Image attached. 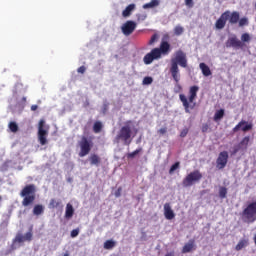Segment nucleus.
<instances>
[{"label": "nucleus", "mask_w": 256, "mask_h": 256, "mask_svg": "<svg viewBox=\"0 0 256 256\" xmlns=\"http://www.w3.org/2000/svg\"><path fill=\"white\" fill-rule=\"evenodd\" d=\"M164 217L168 221L175 219V212H173V209H171V204L169 203L164 204Z\"/></svg>", "instance_id": "2eb2a0df"}, {"label": "nucleus", "mask_w": 256, "mask_h": 256, "mask_svg": "<svg viewBox=\"0 0 256 256\" xmlns=\"http://www.w3.org/2000/svg\"><path fill=\"white\" fill-rule=\"evenodd\" d=\"M187 133H189V130L187 129L182 130L180 133V137H187Z\"/></svg>", "instance_id": "c03bdc74"}, {"label": "nucleus", "mask_w": 256, "mask_h": 256, "mask_svg": "<svg viewBox=\"0 0 256 256\" xmlns=\"http://www.w3.org/2000/svg\"><path fill=\"white\" fill-rule=\"evenodd\" d=\"M121 191H122V188H118L117 191L115 192V197H121Z\"/></svg>", "instance_id": "49530a36"}, {"label": "nucleus", "mask_w": 256, "mask_h": 256, "mask_svg": "<svg viewBox=\"0 0 256 256\" xmlns=\"http://www.w3.org/2000/svg\"><path fill=\"white\" fill-rule=\"evenodd\" d=\"M131 120L125 122V125L118 131L115 141L116 143H123L124 145H131L133 141V128H131Z\"/></svg>", "instance_id": "7ed1b4c3"}, {"label": "nucleus", "mask_w": 256, "mask_h": 256, "mask_svg": "<svg viewBox=\"0 0 256 256\" xmlns=\"http://www.w3.org/2000/svg\"><path fill=\"white\" fill-rule=\"evenodd\" d=\"M238 23H239V27H245L249 25V19L247 17H243L241 19L239 18Z\"/></svg>", "instance_id": "7c9ffc66"}, {"label": "nucleus", "mask_w": 256, "mask_h": 256, "mask_svg": "<svg viewBox=\"0 0 256 256\" xmlns=\"http://www.w3.org/2000/svg\"><path fill=\"white\" fill-rule=\"evenodd\" d=\"M90 165H94L95 167H99L101 165V157L97 154H91L88 158Z\"/></svg>", "instance_id": "f3484780"}, {"label": "nucleus", "mask_w": 256, "mask_h": 256, "mask_svg": "<svg viewBox=\"0 0 256 256\" xmlns=\"http://www.w3.org/2000/svg\"><path fill=\"white\" fill-rule=\"evenodd\" d=\"M229 161V153L227 151H222L219 153L218 158L216 159L217 169H225Z\"/></svg>", "instance_id": "ddd939ff"}, {"label": "nucleus", "mask_w": 256, "mask_h": 256, "mask_svg": "<svg viewBox=\"0 0 256 256\" xmlns=\"http://www.w3.org/2000/svg\"><path fill=\"white\" fill-rule=\"evenodd\" d=\"M219 197L220 199H225L227 197V189L223 186L219 188Z\"/></svg>", "instance_id": "473e14b6"}, {"label": "nucleus", "mask_w": 256, "mask_h": 256, "mask_svg": "<svg viewBox=\"0 0 256 256\" xmlns=\"http://www.w3.org/2000/svg\"><path fill=\"white\" fill-rule=\"evenodd\" d=\"M2 197L0 196V201H1Z\"/></svg>", "instance_id": "3c124183"}, {"label": "nucleus", "mask_w": 256, "mask_h": 256, "mask_svg": "<svg viewBox=\"0 0 256 256\" xmlns=\"http://www.w3.org/2000/svg\"><path fill=\"white\" fill-rule=\"evenodd\" d=\"M159 5V0H151L149 3L144 4L142 7L143 9H153L154 7H159Z\"/></svg>", "instance_id": "4be33fe9"}, {"label": "nucleus", "mask_w": 256, "mask_h": 256, "mask_svg": "<svg viewBox=\"0 0 256 256\" xmlns=\"http://www.w3.org/2000/svg\"><path fill=\"white\" fill-rule=\"evenodd\" d=\"M37 109H39V106H37V105L31 106V111H37Z\"/></svg>", "instance_id": "09e8293b"}, {"label": "nucleus", "mask_w": 256, "mask_h": 256, "mask_svg": "<svg viewBox=\"0 0 256 256\" xmlns=\"http://www.w3.org/2000/svg\"><path fill=\"white\" fill-rule=\"evenodd\" d=\"M186 7H189L190 9L193 8V0H185Z\"/></svg>", "instance_id": "a19ab883"}, {"label": "nucleus", "mask_w": 256, "mask_h": 256, "mask_svg": "<svg viewBox=\"0 0 256 256\" xmlns=\"http://www.w3.org/2000/svg\"><path fill=\"white\" fill-rule=\"evenodd\" d=\"M249 245V240L241 239L238 244L235 246L236 251H241V249H244V247H247Z\"/></svg>", "instance_id": "b1692460"}, {"label": "nucleus", "mask_w": 256, "mask_h": 256, "mask_svg": "<svg viewBox=\"0 0 256 256\" xmlns=\"http://www.w3.org/2000/svg\"><path fill=\"white\" fill-rule=\"evenodd\" d=\"M142 151H143L142 148H138V149L134 150L133 152L128 153L127 157H128V159H133L136 155H139V153H141Z\"/></svg>", "instance_id": "c756f323"}, {"label": "nucleus", "mask_w": 256, "mask_h": 256, "mask_svg": "<svg viewBox=\"0 0 256 256\" xmlns=\"http://www.w3.org/2000/svg\"><path fill=\"white\" fill-rule=\"evenodd\" d=\"M253 129V124L249 123L245 120H241L233 129V133H237L238 131H243V133H247V131H251Z\"/></svg>", "instance_id": "4468645a"}, {"label": "nucleus", "mask_w": 256, "mask_h": 256, "mask_svg": "<svg viewBox=\"0 0 256 256\" xmlns=\"http://www.w3.org/2000/svg\"><path fill=\"white\" fill-rule=\"evenodd\" d=\"M49 209H63V202L61 200H57L52 198L48 205Z\"/></svg>", "instance_id": "a211bd4d"}, {"label": "nucleus", "mask_w": 256, "mask_h": 256, "mask_svg": "<svg viewBox=\"0 0 256 256\" xmlns=\"http://www.w3.org/2000/svg\"><path fill=\"white\" fill-rule=\"evenodd\" d=\"M242 221L248 225L256 221V201L251 202L241 213Z\"/></svg>", "instance_id": "6e6552de"}, {"label": "nucleus", "mask_w": 256, "mask_h": 256, "mask_svg": "<svg viewBox=\"0 0 256 256\" xmlns=\"http://www.w3.org/2000/svg\"><path fill=\"white\" fill-rule=\"evenodd\" d=\"M197 247L195 246V240H189L182 248V253H191V251H195Z\"/></svg>", "instance_id": "dca6fc26"}, {"label": "nucleus", "mask_w": 256, "mask_h": 256, "mask_svg": "<svg viewBox=\"0 0 256 256\" xmlns=\"http://www.w3.org/2000/svg\"><path fill=\"white\" fill-rule=\"evenodd\" d=\"M158 133H160V135H165V133H167V128H161Z\"/></svg>", "instance_id": "a18cd8bd"}, {"label": "nucleus", "mask_w": 256, "mask_h": 256, "mask_svg": "<svg viewBox=\"0 0 256 256\" xmlns=\"http://www.w3.org/2000/svg\"><path fill=\"white\" fill-rule=\"evenodd\" d=\"M164 39H169V35L164 36Z\"/></svg>", "instance_id": "8fccbe9b"}, {"label": "nucleus", "mask_w": 256, "mask_h": 256, "mask_svg": "<svg viewBox=\"0 0 256 256\" xmlns=\"http://www.w3.org/2000/svg\"><path fill=\"white\" fill-rule=\"evenodd\" d=\"M25 241H32L33 240V232L29 231L24 235Z\"/></svg>", "instance_id": "e433bc0d"}, {"label": "nucleus", "mask_w": 256, "mask_h": 256, "mask_svg": "<svg viewBox=\"0 0 256 256\" xmlns=\"http://www.w3.org/2000/svg\"><path fill=\"white\" fill-rule=\"evenodd\" d=\"M45 127V120H40L38 124V139L40 145H47V135L49 132L43 129Z\"/></svg>", "instance_id": "9b49d317"}, {"label": "nucleus", "mask_w": 256, "mask_h": 256, "mask_svg": "<svg viewBox=\"0 0 256 256\" xmlns=\"http://www.w3.org/2000/svg\"><path fill=\"white\" fill-rule=\"evenodd\" d=\"M74 214H75V209L73 208V205L71 203H68L66 205L65 219H71Z\"/></svg>", "instance_id": "6ab92c4d"}, {"label": "nucleus", "mask_w": 256, "mask_h": 256, "mask_svg": "<svg viewBox=\"0 0 256 256\" xmlns=\"http://www.w3.org/2000/svg\"><path fill=\"white\" fill-rule=\"evenodd\" d=\"M203 179V174L199 170L190 172L182 181L183 187H192L195 183H199Z\"/></svg>", "instance_id": "1a4fd4ad"}, {"label": "nucleus", "mask_w": 256, "mask_h": 256, "mask_svg": "<svg viewBox=\"0 0 256 256\" xmlns=\"http://www.w3.org/2000/svg\"><path fill=\"white\" fill-rule=\"evenodd\" d=\"M137 21H145L147 19V14L146 13H139L136 14Z\"/></svg>", "instance_id": "c9c22d12"}, {"label": "nucleus", "mask_w": 256, "mask_h": 256, "mask_svg": "<svg viewBox=\"0 0 256 256\" xmlns=\"http://www.w3.org/2000/svg\"><path fill=\"white\" fill-rule=\"evenodd\" d=\"M136 9L135 4H129L122 12V16L127 18L131 17V13H133V10Z\"/></svg>", "instance_id": "aec40b11"}, {"label": "nucleus", "mask_w": 256, "mask_h": 256, "mask_svg": "<svg viewBox=\"0 0 256 256\" xmlns=\"http://www.w3.org/2000/svg\"><path fill=\"white\" fill-rule=\"evenodd\" d=\"M36 193L37 187L35 186V184H28L21 190L20 197H23V207H29V205H33V203H35Z\"/></svg>", "instance_id": "423d86ee"}, {"label": "nucleus", "mask_w": 256, "mask_h": 256, "mask_svg": "<svg viewBox=\"0 0 256 256\" xmlns=\"http://www.w3.org/2000/svg\"><path fill=\"white\" fill-rule=\"evenodd\" d=\"M249 141H251V138L249 136H245L238 145L239 147H244V149H247Z\"/></svg>", "instance_id": "cd10ccee"}, {"label": "nucleus", "mask_w": 256, "mask_h": 256, "mask_svg": "<svg viewBox=\"0 0 256 256\" xmlns=\"http://www.w3.org/2000/svg\"><path fill=\"white\" fill-rule=\"evenodd\" d=\"M86 70H87V68H85V66H80L78 68V73H81L83 75V73H85Z\"/></svg>", "instance_id": "37998d69"}, {"label": "nucleus", "mask_w": 256, "mask_h": 256, "mask_svg": "<svg viewBox=\"0 0 256 256\" xmlns=\"http://www.w3.org/2000/svg\"><path fill=\"white\" fill-rule=\"evenodd\" d=\"M240 149H241V146H239V145L236 148H234L233 155H235L236 153H239Z\"/></svg>", "instance_id": "de8ad7c7"}, {"label": "nucleus", "mask_w": 256, "mask_h": 256, "mask_svg": "<svg viewBox=\"0 0 256 256\" xmlns=\"http://www.w3.org/2000/svg\"><path fill=\"white\" fill-rule=\"evenodd\" d=\"M151 83H153V77L151 76L144 77L142 81V85H151Z\"/></svg>", "instance_id": "72a5a7b5"}, {"label": "nucleus", "mask_w": 256, "mask_h": 256, "mask_svg": "<svg viewBox=\"0 0 256 256\" xmlns=\"http://www.w3.org/2000/svg\"><path fill=\"white\" fill-rule=\"evenodd\" d=\"M102 129H103V123H101V121H96L93 125V132L101 133Z\"/></svg>", "instance_id": "bb28decb"}, {"label": "nucleus", "mask_w": 256, "mask_h": 256, "mask_svg": "<svg viewBox=\"0 0 256 256\" xmlns=\"http://www.w3.org/2000/svg\"><path fill=\"white\" fill-rule=\"evenodd\" d=\"M16 241H17V243H24V241H26V240H25V236H23V235H17V236H16Z\"/></svg>", "instance_id": "ea45409f"}, {"label": "nucleus", "mask_w": 256, "mask_h": 256, "mask_svg": "<svg viewBox=\"0 0 256 256\" xmlns=\"http://www.w3.org/2000/svg\"><path fill=\"white\" fill-rule=\"evenodd\" d=\"M180 165H181L180 162L174 163V164L170 167L169 174H170V175H173V174L175 173V171H177V169H179Z\"/></svg>", "instance_id": "2f4dec72"}, {"label": "nucleus", "mask_w": 256, "mask_h": 256, "mask_svg": "<svg viewBox=\"0 0 256 256\" xmlns=\"http://www.w3.org/2000/svg\"><path fill=\"white\" fill-rule=\"evenodd\" d=\"M179 66L187 69V54L183 50L176 51L174 57L170 60L169 73L173 81H175L174 93H181L183 91V87L179 83L181 81Z\"/></svg>", "instance_id": "f257e3e1"}, {"label": "nucleus", "mask_w": 256, "mask_h": 256, "mask_svg": "<svg viewBox=\"0 0 256 256\" xmlns=\"http://www.w3.org/2000/svg\"><path fill=\"white\" fill-rule=\"evenodd\" d=\"M200 69L204 77H209V75H211V69L209 68V66H207V64L200 63Z\"/></svg>", "instance_id": "5701e85b"}, {"label": "nucleus", "mask_w": 256, "mask_h": 256, "mask_svg": "<svg viewBox=\"0 0 256 256\" xmlns=\"http://www.w3.org/2000/svg\"><path fill=\"white\" fill-rule=\"evenodd\" d=\"M117 245V243L113 240H106L104 242V249L106 250H111L113 249L115 246Z\"/></svg>", "instance_id": "a878e982"}, {"label": "nucleus", "mask_w": 256, "mask_h": 256, "mask_svg": "<svg viewBox=\"0 0 256 256\" xmlns=\"http://www.w3.org/2000/svg\"><path fill=\"white\" fill-rule=\"evenodd\" d=\"M8 127L12 133H17L19 131V125H17V122H10Z\"/></svg>", "instance_id": "c85d7f7f"}, {"label": "nucleus", "mask_w": 256, "mask_h": 256, "mask_svg": "<svg viewBox=\"0 0 256 256\" xmlns=\"http://www.w3.org/2000/svg\"><path fill=\"white\" fill-rule=\"evenodd\" d=\"M209 131V124H203L202 125V133H207Z\"/></svg>", "instance_id": "79ce46f5"}, {"label": "nucleus", "mask_w": 256, "mask_h": 256, "mask_svg": "<svg viewBox=\"0 0 256 256\" xmlns=\"http://www.w3.org/2000/svg\"><path fill=\"white\" fill-rule=\"evenodd\" d=\"M227 21H229L230 25H236V23H239V12H231L229 10L223 12L219 19L215 22V28L218 30L225 29Z\"/></svg>", "instance_id": "20e7f679"}, {"label": "nucleus", "mask_w": 256, "mask_h": 256, "mask_svg": "<svg viewBox=\"0 0 256 256\" xmlns=\"http://www.w3.org/2000/svg\"><path fill=\"white\" fill-rule=\"evenodd\" d=\"M246 43H251V35L249 33H243L241 35V40H239L236 35L229 37L226 41V47H232L233 49H245V47H247Z\"/></svg>", "instance_id": "0eeeda50"}, {"label": "nucleus", "mask_w": 256, "mask_h": 256, "mask_svg": "<svg viewBox=\"0 0 256 256\" xmlns=\"http://www.w3.org/2000/svg\"><path fill=\"white\" fill-rule=\"evenodd\" d=\"M184 31H185V29L182 26H176L174 28L175 35H183Z\"/></svg>", "instance_id": "f704fd0d"}, {"label": "nucleus", "mask_w": 256, "mask_h": 256, "mask_svg": "<svg viewBox=\"0 0 256 256\" xmlns=\"http://www.w3.org/2000/svg\"><path fill=\"white\" fill-rule=\"evenodd\" d=\"M70 235L73 239H75V237H77L79 235V228L72 230Z\"/></svg>", "instance_id": "58836bf2"}, {"label": "nucleus", "mask_w": 256, "mask_h": 256, "mask_svg": "<svg viewBox=\"0 0 256 256\" xmlns=\"http://www.w3.org/2000/svg\"><path fill=\"white\" fill-rule=\"evenodd\" d=\"M169 53H171V44L165 40H162L159 48H153L144 56V64L151 65L153 61H157V59H161L162 55H169Z\"/></svg>", "instance_id": "f03ea898"}, {"label": "nucleus", "mask_w": 256, "mask_h": 256, "mask_svg": "<svg viewBox=\"0 0 256 256\" xmlns=\"http://www.w3.org/2000/svg\"><path fill=\"white\" fill-rule=\"evenodd\" d=\"M78 145L80 147L79 157H87L91 153V149H93V141L86 136L81 137Z\"/></svg>", "instance_id": "9d476101"}, {"label": "nucleus", "mask_w": 256, "mask_h": 256, "mask_svg": "<svg viewBox=\"0 0 256 256\" xmlns=\"http://www.w3.org/2000/svg\"><path fill=\"white\" fill-rule=\"evenodd\" d=\"M158 37L159 36L157 34H153L149 40V45H153V43H155V41H157Z\"/></svg>", "instance_id": "4c0bfd02"}, {"label": "nucleus", "mask_w": 256, "mask_h": 256, "mask_svg": "<svg viewBox=\"0 0 256 256\" xmlns=\"http://www.w3.org/2000/svg\"><path fill=\"white\" fill-rule=\"evenodd\" d=\"M44 212H45V207H43V205L41 204H37L33 208V215H36V216L43 215Z\"/></svg>", "instance_id": "412c9836"}, {"label": "nucleus", "mask_w": 256, "mask_h": 256, "mask_svg": "<svg viewBox=\"0 0 256 256\" xmlns=\"http://www.w3.org/2000/svg\"><path fill=\"white\" fill-rule=\"evenodd\" d=\"M199 92V86H192L189 89V97L187 99V96L185 94H180L179 99L181 103L183 104V107L185 109V113H191V109H195V103L193 105H190L189 103H193L197 99V93Z\"/></svg>", "instance_id": "39448f33"}, {"label": "nucleus", "mask_w": 256, "mask_h": 256, "mask_svg": "<svg viewBox=\"0 0 256 256\" xmlns=\"http://www.w3.org/2000/svg\"><path fill=\"white\" fill-rule=\"evenodd\" d=\"M223 117H225V110L224 109L217 110L214 114V121H221Z\"/></svg>", "instance_id": "393cba45"}, {"label": "nucleus", "mask_w": 256, "mask_h": 256, "mask_svg": "<svg viewBox=\"0 0 256 256\" xmlns=\"http://www.w3.org/2000/svg\"><path fill=\"white\" fill-rule=\"evenodd\" d=\"M135 29H137V23H135V21L133 20L126 21L121 27V31L123 35H125L126 37H129V35H132Z\"/></svg>", "instance_id": "f8f14e48"}]
</instances>
